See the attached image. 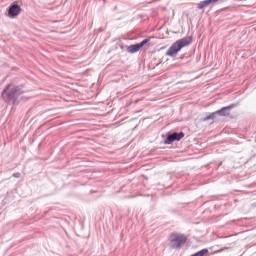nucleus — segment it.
<instances>
[{"instance_id": "nucleus-1", "label": "nucleus", "mask_w": 256, "mask_h": 256, "mask_svg": "<svg viewBox=\"0 0 256 256\" xmlns=\"http://www.w3.org/2000/svg\"><path fill=\"white\" fill-rule=\"evenodd\" d=\"M25 93V90H23V86H15L11 88V84H7L2 91L1 97L5 103H9L12 105H15L17 103V100L21 95Z\"/></svg>"}, {"instance_id": "nucleus-11", "label": "nucleus", "mask_w": 256, "mask_h": 256, "mask_svg": "<svg viewBox=\"0 0 256 256\" xmlns=\"http://www.w3.org/2000/svg\"><path fill=\"white\" fill-rule=\"evenodd\" d=\"M12 177H14L15 179H19V177H21V173L16 172L12 175Z\"/></svg>"}, {"instance_id": "nucleus-6", "label": "nucleus", "mask_w": 256, "mask_h": 256, "mask_svg": "<svg viewBox=\"0 0 256 256\" xmlns=\"http://www.w3.org/2000/svg\"><path fill=\"white\" fill-rule=\"evenodd\" d=\"M235 105L225 106L221 108L220 110L216 111V115H220V117H227L231 113V109H233Z\"/></svg>"}, {"instance_id": "nucleus-4", "label": "nucleus", "mask_w": 256, "mask_h": 256, "mask_svg": "<svg viewBox=\"0 0 256 256\" xmlns=\"http://www.w3.org/2000/svg\"><path fill=\"white\" fill-rule=\"evenodd\" d=\"M151 39H152V37H149V38L142 40L140 43L132 44V45L128 46L127 53H130L131 55H133L134 53L141 51V49H143V47H145V45H147V43H149V41H151Z\"/></svg>"}, {"instance_id": "nucleus-10", "label": "nucleus", "mask_w": 256, "mask_h": 256, "mask_svg": "<svg viewBox=\"0 0 256 256\" xmlns=\"http://www.w3.org/2000/svg\"><path fill=\"white\" fill-rule=\"evenodd\" d=\"M215 117H217V113L212 112L208 116H205L204 118H202V121H209V119H215Z\"/></svg>"}, {"instance_id": "nucleus-3", "label": "nucleus", "mask_w": 256, "mask_h": 256, "mask_svg": "<svg viewBox=\"0 0 256 256\" xmlns=\"http://www.w3.org/2000/svg\"><path fill=\"white\" fill-rule=\"evenodd\" d=\"M187 243V236L183 234H172L170 235V248L181 249L183 245Z\"/></svg>"}, {"instance_id": "nucleus-7", "label": "nucleus", "mask_w": 256, "mask_h": 256, "mask_svg": "<svg viewBox=\"0 0 256 256\" xmlns=\"http://www.w3.org/2000/svg\"><path fill=\"white\" fill-rule=\"evenodd\" d=\"M219 0H203L200 1L197 5V9L201 10V9H205V7H209V5L213 4V3H217Z\"/></svg>"}, {"instance_id": "nucleus-5", "label": "nucleus", "mask_w": 256, "mask_h": 256, "mask_svg": "<svg viewBox=\"0 0 256 256\" xmlns=\"http://www.w3.org/2000/svg\"><path fill=\"white\" fill-rule=\"evenodd\" d=\"M21 13V6L19 4H11L8 9L9 17H17Z\"/></svg>"}, {"instance_id": "nucleus-9", "label": "nucleus", "mask_w": 256, "mask_h": 256, "mask_svg": "<svg viewBox=\"0 0 256 256\" xmlns=\"http://www.w3.org/2000/svg\"><path fill=\"white\" fill-rule=\"evenodd\" d=\"M172 135L174 136V139L176 141H181V139H183V137H185L184 132H173Z\"/></svg>"}, {"instance_id": "nucleus-8", "label": "nucleus", "mask_w": 256, "mask_h": 256, "mask_svg": "<svg viewBox=\"0 0 256 256\" xmlns=\"http://www.w3.org/2000/svg\"><path fill=\"white\" fill-rule=\"evenodd\" d=\"M175 136H173V133H171V134H169L167 137H166V139H165V141H164V144L165 145H171V143H175Z\"/></svg>"}, {"instance_id": "nucleus-12", "label": "nucleus", "mask_w": 256, "mask_h": 256, "mask_svg": "<svg viewBox=\"0 0 256 256\" xmlns=\"http://www.w3.org/2000/svg\"><path fill=\"white\" fill-rule=\"evenodd\" d=\"M226 249H228L227 247L221 248L217 251V253H223V251H225Z\"/></svg>"}, {"instance_id": "nucleus-2", "label": "nucleus", "mask_w": 256, "mask_h": 256, "mask_svg": "<svg viewBox=\"0 0 256 256\" xmlns=\"http://www.w3.org/2000/svg\"><path fill=\"white\" fill-rule=\"evenodd\" d=\"M193 43V37H184L174 42L166 52L167 57H175L183 47L191 45Z\"/></svg>"}]
</instances>
